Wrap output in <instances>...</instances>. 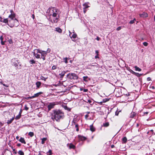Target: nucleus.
Returning a JSON list of instances; mask_svg holds the SVG:
<instances>
[{
	"label": "nucleus",
	"mask_w": 155,
	"mask_h": 155,
	"mask_svg": "<svg viewBox=\"0 0 155 155\" xmlns=\"http://www.w3.org/2000/svg\"><path fill=\"white\" fill-rule=\"evenodd\" d=\"M55 30L59 33H61L62 32V30L59 27L55 28Z\"/></svg>",
	"instance_id": "19"
},
{
	"label": "nucleus",
	"mask_w": 155,
	"mask_h": 155,
	"mask_svg": "<svg viewBox=\"0 0 155 155\" xmlns=\"http://www.w3.org/2000/svg\"><path fill=\"white\" fill-rule=\"evenodd\" d=\"M127 141V138L126 137H124L122 139V141L123 143H126Z\"/></svg>",
	"instance_id": "29"
},
{
	"label": "nucleus",
	"mask_w": 155,
	"mask_h": 155,
	"mask_svg": "<svg viewBox=\"0 0 155 155\" xmlns=\"http://www.w3.org/2000/svg\"><path fill=\"white\" fill-rule=\"evenodd\" d=\"M28 135L29 136H30V137H32L34 136V134L33 132H30L28 133Z\"/></svg>",
	"instance_id": "35"
},
{
	"label": "nucleus",
	"mask_w": 155,
	"mask_h": 155,
	"mask_svg": "<svg viewBox=\"0 0 155 155\" xmlns=\"http://www.w3.org/2000/svg\"><path fill=\"white\" fill-rule=\"evenodd\" d=\"M41 84V83L40 81H38L36 83V85L37 87L38 88H39L40 87Z\"/></svg>",
	"instance_id": "21"
},
{
	"label": "nucleus",
	"mask_w": 155,
	"mask_h": 155,
	"mask_svg": "<svg viewBox=\"0 0 155 155\" xmlns=\"http://www.w3.org/2000/svg\"><path fill=\"white\" fill-rule=\"evenodd\" d=\"M121 27L119 26V27H117L116 28V30L117 31H119L121 29Z\"/></svg>",
	"instance_id": "46"
},
{
	"label": "nucleus",
	"mask_w": 155,
	"mask_h": 155,
	"mask_svg": "<svg viewBox=\"0 0 155 155\" xmlns=\"http://www.w3.org/2000/svg\"><path fill=\"white\" fill-rule=\"evenodd\" d=\"M98 53H99V52L97 50H96L95 51V53L96 54H97V55H98Z\"/></svg>",
	"instance_id": "58"
},
{
	"label": "nucleus",
	"mask_w": 155,
	"mask_h": 155,
	"mask_svg": "<svg viewBox=\"0 0 155 155\" xmlns=\"http://www.w3.org/2000/svg\"><path fill=\"white\" fill-rule=\"evenodd\" d=\"M21 116V115L18 114V115H17L15 117V119L16 120H18L19 119Z\"/></svg>",
	"instance_id": "32"
},
{
	"label": "nucleus",
	"mask_w": 155,
	"mask_h": 155,
	"mask_svg": "<svg viewBox=\"0 0 155 155\" xmlns=\"http://www.w3.org/2000/svg\"><path fill=\"white\" fill-rule=\"evenodd\" d=\"M18 20L16 18L14 19L8 20V25L11 28H12L14 26L17 27L18 25Z\"/></svg>",
	"instance_id": "3"
},
{
	"label": "nucleus",
	"mask_w": 155,
	"mask_h": 155,
	"mask_svg": "<svg viewBox=\"0 0 155 155\" xmlns=\"http://www.w3.org/2000/svg\"><path fill=\"white\" fill-rule=\"evenodd\" d=\"M47 138L45 137H44L41 139V143L42 144H44L45 143V141L47 140Z\"/></svg>",
	"instance_id": "25"
},
{
	"label": "nucleus",
	"mask_w": 155,
	"mask_h": 155,
	"mask_svg": "<svg viewBox=\"0 0 155 155\" xmlns=\"http://www.w3.org/2000/svg\"><path fill=\"white\" fill-rule=\"evenodd\" d=\"M75 121L74 120H74H73V121H72V125H74L75 124Z\"/></svg>",
	"instance_id": "50"
},
{
	"label": "nucleus",
	"mask_w": 155,
	"mask_h": 155,
	"mask_svg": "<svg viewBox=\"0 0 155 155\" xmlns=\"http://www.w3.org/2000/svg\"><path fill=\"white\" fill-rule=\"evenodd\" d=\"M87 102L89 103L91 105H92L93 104V103H92V101L90 100H87Z\"/></svg>",
	"instance_id": "38"
},
{
	"label": "nucleus",
	"mask_w": 155,
	"mask_h": 155,
	"mask_svg": "<svg viewBox=\"0 0 155 155\" xmlns=\"http://www.w3.org/2000/svg\"><path fill=\"white\" fill-rule=\"evenodd\" d=\"M136 21L135 18H134L133 20H131L130 22L129 23L130 24H133L134 22V21Z\"/></svg>",
	"instance_id": "39"
},
{
	"label": "nucleus",
	"mask_w": 155,
	"mask_h": 155,
	"mask_svg": "<svg viewBox=\"0 0 155 155\" xmlns=\"http://www.w3.org/2000/svg\"><path fill=\"white\" fill-rule=\"evenodd\" d=\"M41 53H40L41 54V56H46L47 54V53H49L51 51V49L50 48H48L46 51H43L41 50Z\"/></svg>",
	"instance_id": "7"
},
{
	"label": "nucleus",
	"mask_w": 155,
	"mask_h": 155,
	"mask_svg": "<svg viewBox=\"0 0 155 155\" xmlns=\"http://www.w3.org/2000/svg\"><path fill=\"white\" fill-rule=\"evenodd\" d=\"M5 155H12V152L8 150H6L4 153Z\"/></svg>",
	"instance_id": "9"
},
{
	"label": "nucleus",
	"mask_w": 155,
	"mask_h": 155,
	"mask_svg": "<svg viewBox=\"0 0 155 155\" xmlns=\"http://www.w3.org/2000/svg\"><path fill=\"white\" fill-rule=\"evenodd\" d=\"M136 114L134 112H132L130 115V117L133 118L136 115Z\"/></svg>",
	"instance_id": "24"
},
{
	"label": "nucleus",
	"mask_w": 155,
	"mask_h": 155,
	"mask_svg": "<svg viewBox=\"0 0 155 155\" xmlns=\"http://www.w3.org/2000/svg\"><path fill=\"white\" fill-rule=\"evenodd\" d=\"M41 51L39 49H35L34 50L33 54L36 58H40V55L38 53H41Z\"/></svg>",
	"instance_id": "6"
},
{
	"label": "nucleus",
	"mask_w": 155,
	"mask_h": 155,
	"mask_svg": "<svg viewBox=\"0 0 155 155\" xmlns=\"http://www.w3.org/2000/svg\"><path fill=\"white\" fill-rule=\"evenodd\" d=\"M19 141L22 143L26 144V142L24 138L21 137L19 140Z\"/></svg>",
	"instance_id": "17"
},
{
	"label": "nucleus",
	"mask_w": 155,
	"mask_h": 155,
	"mask_svg": "<svg viewBox=\"0 0 155 155\" xmlns=\"http://www.w3.org/2000/svg\"><path fill=\"white\" fill-rule=\"evenodd\" d=\"M95 59H97V58H99V57L98 56V55H97V54L95 56Z\"/></svg>",
	"instance_id": "60"
},
{
	"label": "nucleus",
	"mask_w": 155,
	"mask_h": 155,
	"mask_svg": "<svg viewBox=\"0 0 155 155\" xmlns=\"http://www.w3.org/2000/svg\"><path fill=\"white\" fill-rule=\"evenodd\" d=\"M142 75V74H139L138 73L136 72L134 75L137 76L138 77H139L140 76H141Z\"/></svg>",
	"instance_id": "33"
},
{
	"label": "nucleus",
	"mask_w": 155,
	"mask_h": 155,
	"mask_svg": "<svg viewBox=\"0 0 155 155\" xmlns=\"http://www.w3.org/2000/svg\"><path fill=\"white\" fill-rule=\"evenodd\" d=\"M147 81H151V78H150V77H148L147 78Z\"/></svg>",
	"instance_id": "51"
},
{
	"label": "nucleus",
	"mask_w": 155,
	"mask_h": 155,
	"mask_svg": "<svg viewBox=\"0 0 155 155\" xmlns=\"http://www.w3.org/2000/svg\"><path fill=\"white\" fill-rule=\"evenodd\" d=\"M21 145V143H18L17 144V146H18V147H20Z\"/></svg>",
	"instance_id": "62"
},
{
	"label": "nucleus",
	"mask_w": 155,
	"mask_h": 155,
	"mask_svg": "<svg viewBox=\"0 0 155 155\" xmlns=\"http://www.w3.org/2000/svg\"><path fill=\"white\" fill-rule=\"evenodd\" d=\"M22 112V110L21 109V110H20V112H19V114L20 115H21V114Z\"/></svg>",
	"instance_id": "56"
},
{
	"label": "nucleus",
	"mask_w": 155,
	"mask_h": 155,
	"mask_svg": "<svg viewBox=\"0 0 155 155\" xmlns=\"http://www.w3.org/2000/svg\"><path fill=\"white\" fill-rule=\"evenodd\" d=\"M64 108L65 110H67L69 111H71V109L68 107L67 106H64Z\"/></svg>",
	"instance_id": "34"
},
{
	"label": "nucleus",
	"mask_w": 155,
	"mask_h": 155,
	"mask_svg": "<svg viewBox=\"0 0 155 155\" xmlns=\"http://www.w3.org/2000/svg\"><path fill=\"white\" fill-rule=\"evenodd\" d=\"M60 14L59 10L53 7L49 8L46 12L47 18L52 23L58 22Z\"/></svg>",
	"instance_id": "1"
},
{
	"label": "nucleus",
	"mask_w": 155,
	"mask_h": 155,
	"mask_svg": "<svg viewBox=\"0 0 155 155\" xmlns=\"http://www.w3.org/2000/svg\"><path fill=\"white\" fill-rule=\"evenodd\" d=\"M0 125L1 126L3 125V124L2 123V122H1L0 121Z\"/></svg>",
	"instance_id": "64"
},
{
	"label": "nucleus",
	"mask_w": 155,
	"mask_h": 155,
	"mask_svg": "<svg viewBox=\"0 0 155 155\" xmlns=\"http://www.w3.org/2000/svg\"><path fill=\"white\" fill-rule=\"evenodd\" d=\"M75 146L72 143H71L69 146V148L74 149L75 148Z\"/></svg>",
	"instance_id": "26"
},
{
	"label": "nucleus",
	"mask_w": 155,
	"mask_h": 155,
	"mask_svg": "<svg viewBox=\"0 0 155 155\" xmlns=\"http://www.w3.org/2000/svg\"><path fill=\"white\" fill-rule=\"evenodd\" d=\"M89 3H86L83 4V9H86L87 8H88L90 7L88 5Z\"/></svg>",
	"instance_id": "14"
},
{
	"label": "nucleus",
	"mask_w": 155,
	"mask_h": 155,
	"mask_svg": "<svg viewBox=\"0 0 155 155\" xmlns=\"http://www.w3.org/2000/svg\"><path fill=\"white\" fill-rule=\"evenodd\" d=\"M67 71H62L60 74H59V75L60 76L61 78H63L65 74L66 73Z\"/></svg>",
	"instance_id": "15"
},
{
	"label": "nucleus",
	"mask_w": 155,
	"mask_h": 155,
	"mask_svg": "<svg viewBox=\"0 0 155 155\" xmlns=\"http://www.w3.org/2000/svg\"><path fill=\"white\" fill-rule=\"evenodd\" d=\"M56 68H56V66H55V65L53 66L52 68V69H53V70H54V69H56Z\"/></svg>",
	"instance_id": "47"
},
{
	"label": "nucleus",
	"mask_w": 155,
	"mask_h": 155,
	"mask_svg": "<svg viewBox=\"0 0 155 155\" xmlns=\"http://www.w3.org/2000/svg\"><path fill=\"white\" fill-rule=\"evenodd\" d=\"M40 78L41 80H44V81H45L46 79H47V78H46L43 76H41L40 77Z\"/></svg>",
	"instance_id": "37"
},
{
	"label": "nucleus",
	"mask_w": 155,
	"mask_h": 155,
	"mask_svg": "<svg viewBox=\"0 0 155 155\" xmlns=\"http://www.w3.org/2000/svg\"><path fill=\"white\" fill-rule=\"evenodd\" d=\"M88 91L87 89H83V91L84 92H87Z\"/></svg>",
	"instance_id": "53"
},
{
	"label": "nucleus",
	"mask_w": 155,
	"mask_h": 155,
	"mask_svg": "<svg viewBox=\"0 0 155 155\" xmlns=\"http://www.w3.org/2000/svg\"><path fill=\"white\" fill-rule=\"evenodd\" d=\"M88 116H89L88 115V114L86 115L85 116V118L87 119V118L88 117Z\"/></svg>",
	"instance_id": "61"
},
{
	"label": "nucleus",
	"mask_w": 155,
	"mask_h": 155,
	"mask_svg": "<svg viewBox=\"0 0 155 155\" xmlns=\"http://www.w3.org/2000/svg\"><path fill=\"white\" fill-rule=\"evenodd\" d=\"M48 153H49V154L48 155H51L52 154L51 150H49Z\"/></svg>",
	"instance_id": "45"
},
{
	"label": "nucleus",
	"mask_w": 155,
	"mask_h": 155,
	"mask_svg": "<svg viewBox=\"0 0 155 155\" xmlns=\"http://www.w3.org/2000/svg\"><path fill=\"white\" fill-rule=\"evenodd\" d=\"M68 58H64L63 60L64 61V62H65L66 64L68 63V61H67Z\"/></svg>",
	"instance_id": "36"
},
{
	"label": "nucleus",
	"mask_w": 155,
	"mask_h": 155,
	"mask_svg": "<svg viewBox=\"0 0 155 155\" xmlns=\"http://www.w3.org/2000/svg\"><path fill=\"white\" fill-rule=\"evenodd\" d=\"M14 117H13L12 118H11L10 120H8L7 121V124H11L12 122L14 120Z\"/></svg>",
	"instance_id": "18"
},
{
	"label": "nucleus",
	"mask_w": 155,
	"mask_h": 155,
	"mask_svg": "<svg viewBox=\"0 0 155 155\" xmlns=\"http://www.w3.org/2000/svg\"><path fill=\"white\" fill-rule=\"evenodd\" d=\"M8 41L10 44H12L13 43L12 40L11 39H9L8 40Z\"/></svg>",
	"instance_id": "42"
},
{
	"label": "nucleus",
	"mask_w": 155,
	"mask_h": 155,
	"mask_svg": "<svg viewBox=\"0 0 155 155\" xmlns=\"http://www.w3.org/2000/svg\"><path fill=\"white\" fill-rule=\"evenodd\" d=\"M109 123L108 122H105V123H104L103 124L102 126H103L104 127H107L109 126Z\"/></svg>",
	"instance_id": "22"
},
{
	"label": "nucleus",
	"mask_w": 155,
	"mask_h": 155,
	"mask_svg": "<svg viewBox=\"0 0 155 155\" xmlns=\"http://www.w3.org/2000/svg\"><path fill=\"white\" fill-rule=\"evenodd\" d=\"M3 19L2 17H0V21L2 22V21H3Z\"/></svg>",
	"instance_id": "55"
},
{
	"label": "nucleus",
	"mask_w": 155,
	"mask_h": 155,
	"mask_svg": "<svg viewBox=\"0 0 155 155\" xmlns=\"http://www.w3.org/2000/svg\"><path fill=\"white\" fill-rule=\"evenodd\" d=\"M68 78L70 79L77 80L78 78V77L76 74L74 73H69L67 75Z\"/></svg>",
	"instance_id": "4"
},
{
	"label": "nucleus",
	"mask_w": 155,
	"mask_h": 155,
	"mask_svg": "<svg viewBox=\"0 0 155 155\" xmlns=\"http://www.w3.org/2000/svg\"><path fill=\"white\" fill-rule=\"evenodd\" d=\"M32 98H33V97L32 96H31V97H26L25 98V99H26L27 100H29V99H32Z\"/></svg>",
	"instance_id": "40"
},
{
	"label": "nucleus",
	"mask_w": 155,
	"mask_h": 155,
	"mask_svg": "<svg viewBox=\"0 0 155 155\" xmlns=\"http://www.w3.org/2000/svg\"><path fill=\"white\" fill-rule=\"evenodd\" d=\"M64 117V113L63 112L60 110H56L54 111V115L52 118L53 120L54 119L56 121H58L60 119H63Z\"/></svg>",
	"instance_id": "2"
},
{
	"label": "nucleus",
	"mask_w": 155,
	"mask_h": 155,
	"mask_svg": "<svg viewBox=\"0 0 155 155\" xmlns=\"http://www.w3.org/2000/svg\"><path fill=\"white\" fill-rule=\"evenodd\" d=\"M5 41H1V44L2 45H4L5 44Z\"/></svg>",
	"instance_id": "52"
},
{
	"label": "nucleus",
	"mask_w": 155,
	"mask_h": 155,
	"mask_svg": "<svg viewBox=\"0 0 155 155\" xmlns=\"http://www.w3.org/2000/svg\"><path fill=\"white\" fill-rule=\"evenodd\" d=\"M147 13L145 12H143L142 14H140V17L145 18L147 17Z\"/></svg>",
	"instance_id": "11"
},
{
	"label": "nucleus",
	"mask_w": 155,
	"mask_h": 155,
	"mask_svg": "<svg viewBox=\"0 0 155 155\" xmlns=\"http://www.w3.org/2000/svg\"><path fill=\"white\" fill-rule=\"evenodd\" d=\"M134 68L136 71H141V69L140 68H139V67H137V66H135L134 67Z\"/></svg>",
	"instance_id": "27"
},
{
	"label": "nucleus",
	"mask_w": 155,
	"mask_h": 155,
	"mask_svg": "<svg viewBox=\"0 0 155 155\" xmlns=\"http://www.w3.org/2000/svg\"><path fill=\"white\" fill-rule=\"evenodd\" d=\"M87 11V10H86V9H84V13H86Z\"/></svg>",
	"instance_id": "63"
},
{
	"label": "nucleus",
	"mask_w": 155,
	"mask_h": 155,
	"mask_svg": "<svg viewBox=\"0 0 155 155\" xmlns=\"http://www.w3.org/2000/svg\"><path fill=\"white\" fill-rule=\"evenodd\" d=\"M10 12L11 13V14H15L14 12H13V10L12 9L10 10Z\"/></svg>",
	"instance_id": "44"
},
{
	"label": "nucleus",
	"mask_w": 155,
	"mask_h": 155,
	"mask_svg": "<svg viewBox=\"0 0 155 155\" xmlns=\"http://www.w3.org/2000/svg\"><path fill=\"white\" fill-rule=\"evenodd\" d=\"M18 154L20 155H24V153L22 150H19L18 152Z\"/></svg>",
	"instance_id": "30"
},
{
	"label": "nucleus",
	"mask_w": 155,
	"mask_h": 155,
	"mask_svg": "<svg viewBox=\"0 0 155 155\" xmlns=\"http://www.w3.org/2000/svg\"><path fill=\"white\" fill-rule=\"evenodd\" d=\"M3 38L2 36H1L0 37V40H1V41H3Z\"/></svg>",
	"instance_id": "54"
},
{
	"label": "nucleus",
	"mask_w": 155,
	"mask_h": 155,
	"mask_svg": "<svg viewBox=\"0 0 155 155\" xmlns=\"http://www.w3.org/2000/svg\"><path fill=\"white\" fill-rule=\"evenodd\" d=\"M55 104L54 102L50 103L48 106V110H50L51 109L54 107Z\"/></svg>",
	"instance_id": "8"
},
{
	"label": "nucleus",
	"mask_w": 155,
	"mask_h": 155,
	"mask_svg": "<svg viewBox=\"0 0 155 155\" xmlns=\"http://www.w3.org/2000/svg\"><path fill=\"white\" fill-rule=\"evenodd\" d=\"M148 114V112H144L143 113V116L145 114Z\"/></svg>",
	"instance_id": "57"
},
{
	"label": "nucleus",
	"mask_w": 155,
	"mask_h": 155,
	"mask_svg": "<svg viewBox=\"0 0 155 155\" xmlns=\"http://www.w3.org/2000/svg\"><path fill=\"white\" fill-rule=\"evenodd\" d=\"M45 56H41V58H42L43 60H45Z\"/></svg>",
	"instance_id": "49"
},
{
	"label": "nucleus",
	"mask_w": 155,
	"mask_h": 155,
	"mask_svg": "<svg viewBox=\"0 0 155 155\" xmlns=\"http://www.w3.org/2000/svg\"><path fill=\"white\" fill-rule=\"evenodd\" d=\"M42 94V92H40L35 94L34 95L32 96L33 97V98L35 97H38L40 95Z\"/></svg>",
	"instance_id": "13"
},
{
	"label": "nucleus",
	"mask_w": 155,
	"mask_h": 155,
	"mask_svg": "<svg viewBox=\"0 0 155 155\" xmlns=\"http://www.w3.org/2000/svg\"><path fill=\"white\" fill-rule=\"evenodd\" d=\"M11 62L12 64V65L15 66L17 68L18 64H19L21 66V64H20L19 60L16 58H13L11 60Z\"/></svg>",
	"instance_id": "5"
},
{
	"label": "nucleus",
	"mask_w": 155,
	"mask_h": 155,
	"mask_svg": "<svg viewBox=\"0 0 155 155\" xmlns=\"http://www.w3.org/2000/svg\"><path fill=\"white\" fill-rule=\"evenodd\" d=\"M24 108H25V109L26 110H28L29 108L28 107H27V106L26 105H25V107H24Z\"/></svg>",
	"instance_id": "43"
},
{
	"label": "nucleus",
	"mask_w": 155,
	"mask_h": 155,
	"mask_svg": "<svg viewBox=\"0 0 155 155\" xmlns=\"http://www.w3.org/2000/svg\"><path fill=\"white\" fill-rule=\"evenodd\" d=\"M16 14H10L8 17V18H9V19H14L15 18Z\"/></svg>",
	"instance_id": "10"
},
{
	"label": "nucleus",
	"mask_w": 155,
	"mask_h": 155,
	"mask_svg": "<svg viewBox=\"0 0 155 155\" xmlns=\"http://www.w3.org/2000/svg\"><path fill=\"white\" fill-rule=\"evenodd\" d=\"M73 33L74 34L72 35L71 36H70V37L74 38H75L77 37V35L76 34L74 33V32H73Z\"/></svg>",
	"instance_id": "28"
},
{
	"label": "nucleus",
	"mask_w": 155,
	"mask_h": 155,
	"mask_svg": "<svg viewBox=\"0 0 155 155\" xmlns=\"http://www.w3.org/2000/svg\"><path fill=\"white\" fill-rule=\"evenodd\" d=\"M90 130L92 132H94L95 131V129L93 127V125L91 124L90 126Z\"/></svg>",
	"instance_id": "20"
},
{
	"label": "nucleus",
	"mask_w": 155,
	"mask_h": 155,
	"mask_svg": "<svg viewBox=\"0 0 155 155\" xmlns=\"http://www.w3.org/2000/svg\"><path fill=\"white\" fill-rule=\"evenodd\" d=\"M29 62L31 64H35V61L33 59H32L30 60Z\"/></svg>",
	"instance_id": "31"
},
{
	"label": "nucleus",
	"mask_w": 155,
	"mask_h": 155,
	"mask_svg": "<svg viewBox=\"0 0 155 155\" xmlns=\"http://www.w3.org/2000/svg\"><path fill=\"white\" fill-rule=\"evenodd\" d=\"M130 72L131 73H132V74H133L134 75H135V74L136 73L131 70H130Z\"/></svg>",
	"instance_id": "48"
},
{
	"label": "nucleus",
	"mask_w": 155,
	"mask_h": 155,
	"mask_svg": "<svg viewBox=\"0 0 155 155\" xmlns=\"http://www.w3.org/2000/svg\"><path fill=\"white\" fill-rule=\"evenodd\" d=\"M143 44L144 46H147L148 44L147 42H144L143 43Z\"/></svg>",
	"instance_id": "41"
},
{
	"label": "nucleus",
	"mask_w": 155,
	"mask_h": 155,
	"mask_svg": "<svg viewBox=\"0 0 155 155\" xmlns=\"http://www.w3.org/2000/svg\"><path fill=\"white\" fill-rule=\"evenodd\" d=\"M8 18H4L3 20V21H2V22L6 23V24L8 25Z\"/></svg>",
	"instance_id": "23"
},
{
	"label": "nucleus",
	"mask_w": 155,
	"mask_h": 155,
	"mask_svg": "<svg viewBox=\"0 0 155 155\" xmlns=\"http://www.w3.org/2000/svg\"><path fill=\"white\" fill-rule=\"evenodd\" d=\"M96 39L97 41H99L100 39V38H99L98 37H97Z\"/></svg>",
	"instance_id": "59"
},
{
	"label": "nucleus",
	"mask_w": 155,
	"mask_h": 155,
	"mask_svg": "<svg viewBox=\"0 0 155 155\" xmlns=\"http://www.w3.org/2000/svg\"><path fill=\"white\" fill-rule=\"evenodd\" d=\"M78 137L79 139L81 140H84L86 139V137L80 135H78Z\"/></svg>",
	"instance_id": "12"
},
{
	"label": "nucleus",
	"mask_w": 155,
	"mask_h": 155,
	"mask_svg": "<svg viewBox=\"0 0 155 155\" xmlns=\"http://www.w3.org/2000/svg\"><path fill=\"white\" fill-rule=\"evenodd\" d=\"M83 80L86 82L88 81V80H90V79L88 76H84L83 77Z\"/></svg>",
	"instance_id": "16"
}]
</instances>
